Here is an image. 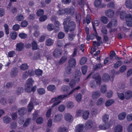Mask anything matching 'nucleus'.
Segmentation results:
<instances>
[{
  "instance_id": "obj_54",
  "label": "nucleus",
  "mask_w": 132,
  "mask_h": 132,
  "mask_svg": "<svg viewBox=\"0 0 132 132\" xmlns=\"http://www.w3.org/2000/svg\"><path fill=\"white\" fill-rule=\"evenodd\" d=\"M30 118L27 119L25 123L23 125V126L24 127H26L27 126L29 125V123L31 120Z\"/></svg>"
},
{
  "instance_id": "obj_3",
  "label": "nucleus",
  "mask_w": 132,
  "mask_h": 132,
  "mask_svg": "<svg viewBox=\"0 0 132 132\" xmlns=\"http://www.w3.org/2000/svg\"><path fill=\"white\" fill-rule=\"evenodd\" d=\"M76 65V61L74 58H71L69 60L67 65L72 68H74Z\"/></svg>"
},
{
  "instance_id": "obj_4",
  "label": "nucleus",
  "mask_w": 132,
  "mask_h": 132,
  "mask_svg": "<svg viewBox=\"0 0 132 132\" xmlns=\"http://www.w3.org/2000/svg\"><path fill=\"white\" fill-rule=\"evenodd\" d=\"M81 75V74L80 70L77 69L76 70L75 72V76L74 78L75 80L77 82H78L80 81V79Z\"/></svg>"
},
{
  "instance_id": "obj_41",
  "label": "nucleus",
  "mask_w": 132,
  "mask_h": 132,
  "mask_svg": "<svg viewBox=\"0 0 132 132\" xmlns=\"http://www.w3.org/2000/svg\"><path fill=\"white\" fill-rule=\"evenodd\" d=\"M101 91L102 93H105L106 92V86L105 85L101 86Z\"/></svg>"
},
{
  "instance_id": "obj_45",
  "label": "nucleus",
  "mask_w": 132,
  "mask_h": 132,
  "mask_svg": "<svg viewBox=\"0 0 132 132\" xmlns=\"http://www.w3.org/2000/svg\"><path fill=\"white\" fill-rule=\"evenodd\" d=\"M101 2V0H95L94 2V5L96 7L100 6Z\"/></svg>"
},
{
  "instance_id": "obj_59",
  "label": "nucleus",
  "mask_w": 132,
  "mask_h": 132,
  "mask_svg": "<svg viewBox=\"0 0 132 132\" xmlns=\"http://www.w3.org/2000/svg\"><path fill=\"white\" fill-rule=\"evenodd\" d=\"M65 13V9H60L57 12V14L59 15H63Z\"/></svg>"
},
{
  "instance_id": "obj_56",
  "label": "nucleus",
  "mask_w": 132,
  "mask_h": 132,
  "mask_svg": "<svg viewBox=\"0 0 132 132\" xmlns=\"http://www.w3.org/2000/svg\"><path fill=\"white\" fill-rule=\"evenodd\" d=\"M87 70V66L86 65H84L82 68V74L85 75L86 73Z\"/></svg>"
},
{
  "instance_id": "obj_39",
  "label": "nucleus",
  "mask_w": 132,
  "mask_h": 132,
  "mask_svg": "<svg viewBox=\"0 0 132 132\" xmlns=\"http://www.w3.org/2000/svg\"><path fill=\"white\" fill-rule=\"evenodd\" d=\"M33 104L32 102H31L28 105V111L30 112L33 108Z\"/></svg>"
},
{
  "instance_id": "obj_24",
  "label": "nucleus",
  "mask_w": 132,
  "mask_h": 132,
  "mask_svg": "<svg viewBox=\"0 0 132 132\" xmlns=\"http://www.w3.org/2000/svg\"><path fill=\"white\" fill-rule=\"evenodd\" d=\"M85 126L86 128H91L93 126V123L92 121L88 120L86 123Z\"/></svg>"
},
{
  "instance_id": "obj_1",
  "label": "nucleus",
  "mask_w": 132,
  "mask_h": 132,
  "mask_svg": "<svg viewBox=\"0 0 132 132\" xmlns=\"http://www.w3.org/2000/svg\"><path fill=\"white\" fill-rule=\"evenodd\" d=\"M76 27V24L73 21H71L68 22L67 27H64V30L66 33L69 31L74 32Z\"/></svg>"
},
{
  "instance_id": "obj_10",
  "label": "nucleus",
  "mask_w": 132,
  "mask_h": 132,
  "mask_svg": "<svg viewBox=\"0 0 132 132\" xmlns=\"http://www.w3.org/2000/svg\"><path fill=\"white\" fill-rule=\"evenodd\" d=\"M101 95L100 92L98 91L93 92L92 93V97L95 99L99 97Z\"/></svg>"
},
{
  "instance_id": "obj_12",
  "label": "nucleus",
  "mask_w": 132,
  "mask_h": 132,
  "mask_svg": "<svg viewBox=\"0 0 132 132\" xmlns=\"http://www.w3.org/2000/svg\"><path fill=\"white\" fill-rule=\"evenodd\" d=\"M26 112V108H22L19 109L18 113L19 115L22 116L24 115L25 113Z\"/></svg>"
},
{
  "instance_id": "obj_30",
  "label": "nucleus",
  "mask_w": 132,
  "mask_h": 132,
  "mask_svg": "<svg viewBox=\"0 0 132 132\" xmlns=\"http://www.w3.org/2000/svg\"><path fill=\"white\" fill-rule=\"evenodd\" d=\"M11 119L9 117L6 116L3 119V121L5 123H9L11 121Z\"/></svg>"
},
{
  "instance_id": "obj_17",
  "label": "nucleus",
  "mask_w": 132,
  "mask_h": 132,
  "mask_svg": "<svg viewBox=\"0 0 132 132\" xmlns=\"http://www.w3.org/2000/svg\"><path fill=\"white\" fill-rule=\"evenodd\" d=\"M71 33L68 34V39L70 41H72L74 39L76 34L74 32H70Z\"/></svg>"
},
{
  "instance_id": "obj_37",
  "label": "nucleus",
  "mask_w": 132,
  "mask_h": 132,
  "mask_svg": "<svg viewBox=\"0 0 132 132\" xmlns=\"http://www.w3.org/2000/svg\"><path fill=\"white\" fill-rule=\"evenodd\" d=\"M48 30L50 31H51L54 28V26L53 24H48L47 27Z\"/></svg>"
},
{
  "instance_id": "obj_2",
  "label": "nucleus",
  "mask_w": 132,
  "mask_h": 132,
  "mask_svg": "<svg viewBox=\"0 0 132 132\" xmlns=\"http://www.w3.org/2000/svg\"><path fill=\"white\" fill-rule=\"evenodd\" d=\"M18 72V70L17 68L16 67L13 68L10 72L11 77L12 78L15 77L17 75Z\"/></svg>"
},
{
  "instance_id": "obj_40",
  "label": "nucleus",
  "mask_w": 132,
  "mask_h": 132,
  "mask_svg": "<svg viewBox=\"0 0 132 132\" xmlns=\"http://www.w3.org/2000/svg\"><path fill=\"white\" fill-rule=\"evenodd\" d=\"M122 64V62L120 61H117L114 65V67L115 69H117Z\"/></svg>"
},
{
  "instance_id": "obj_48",
  "label": "nucleus",
  "mask_w": 132,
  "mask_h": 132,
  "mask_svg": "<svg viewBox=\"0 0 132 132\" xmlns=\"http://www.w3.org/2000/svg\"><path fill=\"white\" fill-rule=\"evenodd\" d=\"M76 82L73 79L71 80L69 83V86L72 88H73L75 86Z\"/></svg>"
},
{
  "instance_id": "obj_13",
  "label": "nucleus",
  "mask_w": 132,
  "mask_h": 132,
  "mask_svg": "<svg viewBox=\"0 0 132 132\" xmlns=\"http://www.w3.org/2000/svg\"><path fill=\"white\" fill-rule=\"evenodd\" d=\"M132 97V93L130 91H127L125 93L124 95V98L125 99L128 100L130 98Z\"/></svg>"
},
{
  "instance_id": "obj_46",
  "label": "nucleus",
  "mask_w": 132,
  "mask_h": 132,
  "mask_svg": "<svg viewBox=\"0 0 132 132\" xmlns=\"http://www.w3.org/2000/svg\"><path fill=\"white\" fill-rule=\"evenodd\" d=\"M44 14V11L43 10L40 9L38 10L36 12L37 15L38 16H42Z\"/></svg>"
},
{
  "instance_id": "obj_23",
  "label": "nucleus",
  "mask_w": 132,
  "mask_h": 132,
  "mask_svg": "<svg viewBox=\"0 0 132 132\" xmlns=\"http://www.w3.org/2000/svg\"><path fill=\"white\" fill-rule=\"evenodd\" d=\"M67 56L64 55L62 57L59 61V63L62 64L64 63L66 61L67 59Z\"/></svg>"
},
{
  "instance_id": "obj_36",
  "label": "nucleus",
  "mask_w": 132,
  "mask_h": 132,
  "mask_svg": "<svg viewBox=\"0 0 132 132\" xmlns=\"http://www.w3.org/2000/svg\"><path fill=\"white\" fill-rule=\"evenodd\" d=\"M114 102V101L113 100H110L107 101L105 103V105L106 106H109L111 105Z\"/></svg>"
},
{
  "instance_id": "obj_16",
  "label": "nucleus",
  "mask_w": 132,
  "mask_h": 132,
  "mask_svg": "<svg viewBox=\"0 0 132 132\" xmlns=\"http://www.w3.org/2000/svg\"><path fill=\"white\" fill-rule=\"evenodd\" d=\"M65 13L67 14H71V15H72L74 14L75 11L73 8H67L65 9Z\"/></svg>"
},
{
  "instance_id": "obj_32",
  "label": "nucleus",
  "mask_w": 132,
  "mask_h": 132,
  "mask_svg": "<svg viewBox=\"0 0 132 132\" xmlns=\"http://www.w3.org/2000/svg\"><path fill=\"white\" fill-rule=\"evenodd\" d=\"M101 20L102 22L104 24H106L108 22V18L104 16L101 17Z\"/></svg>"
},
{
  "instance_id": "obj_47",
  "label": "nucleus",
  "mask_w": 132,
  "mask_h": 132,
  "mask_svg": "<svg viewBox=\"0 0 132 132\" xmlns=\"http://www.w3.org/2000/svg\"><path fill=\"white\" fill-rule=\"evenodd\" d=\"M52 81L57 85H58L60 82V80L56 77H54L52 79Z\"/></svg>"
},
{
  "instance_id": "obj_27",
  "label": "nucleus",
  "mask_w": 132,
  "mask_h": 132,
  "mask_svg": "<svg viewBox=\"0 0 132 132\" xmlns=\"http://www.w3.org/2000/svg\"><path fill=\"white\" fill-rule=\"evenodd\" d=\"M127 14L125 11H122L120 13V18L123 20L125 18Z\"/></svg>"
},
{
  "instance_id": "obj_28",
  "label": "nucleus",
  "mask_w": 132,
  "mask_h": 132,
  "mask_svg": "<svg viewBox=\"0 0 132 132\" xmlns=\"http://www.w3.org/2000/svg\"><path fill=\"white\" fill-rule=\"evenodd\" d=\"M114 23V25L116 26L117 25V21L116 20H113L112 21L110 22L109 23L107 24V27L108 28H111L112 26V24Z\"/></svg>"
},
{
  "instance_id": "obj_35",
  "label": "nucleus",
  "mask_w": 132,
  "mask_h": 132,
  "mask_svg": "<svg viewBox=\"0 0 132 132\" xmlns=\"http://www.w3.org/2000/svg\"><path fill=\"white\" fill-rule=\"evenodd\" d=\"M34 81L31 78H29L27 81V86L28 87H31Z\"/></svg>"
},
{
  "instance_id": "obj_18",
  "label": "nucleus",
  "mask_w": 132,
  "mask_h": 132,
  "mask_svg": "<svg viewBox=\"0 0 132 132\" xmlns=\"http://www.w3.org/2000/svg\"><path fill=\"white\" fill-rule=\"evenodd\" d=\"M56 88L55 85H50L47 87L48 90L52 92H54L55 91Z\"/></svg>"
},
{
  "instance_id": "obj_20",
  "label": "nucleus",
  "mask_w": 132,
  "mask_h": 132,
  "mask_svg": "<svg viewBox=\"0 0 132 132\" xmlns=\"http://www.w3.org/2000/svg\"><path fill=\"white\" fill-rule=\"evenodd\" d=\"M125 5L127 8L130 9H132V2L130 0H126Z\"/></svg>"
},
{
  "instance_id": "obj_61",
  "label": "nucleus",
  "mask_w": 132,
  "mask_h": 132,
  "mask_svg": "<svg viewBox=\"0 0 132 132\" xmlns=\"http://www.w3.org/2000/svg\"><path fill=\"white\" fill-rule=\"evenodd\" d=\"M126 23L127 25L129 27L132 26V18L129 20H127L126 21Z\"/></svg>"
},
{
  "instance_id": "obj_33",
  "label": "nucleus",
  "mask_w": 132,
  "mask_h": 132,
  "mask_svg": "<svg viewBox=\"0 0 132 132\" xmlns=\"http://www.w3.org/2000/svg\"><path fill=\"white\" fill-rule=\"evenodd\" d=\"M126 116V114L125 112L121 113L118 115V119L120 120H123L125 118Z\"/></svg>"
},
{
  "instance_id": "obj_60",
  "label": "nucleus",
  "mask_w": 132,
  "mask_h": 132,
  "mask_svg": "<svg viewBox=\"0 0 132 132\" xmlns=\"http://www.w3.org/2000/svg\"><path fill=\"white\" fill-rule=\"evenodd\" d=\"M67 106L69 108H72L74 106L73 103L71 102H68L67 103Z\"/></svg>"
},
{
  "instance_id": "obj_55",
  "label": "nucleus",
  "mask_w": 132,
  "mask_h": 132,
  "mask_svg": "<svg viewBox=\"0 0 132 132\" xmlns=\"http://www.w3.org/2000/svg\"><path fill=\"white\" fill-rule=\"evenodd\" d=\"M19 36L21 38L24 39L27 38V35L25 33H22L19 34Z\"/></svg>"
},
{
  "instance_id": "obj_43",
  "label": "nucleus",
  "mask_w": 132,
  "mask_h": 132,
  "mask_svg": "<svg viewBox=\"0 0 132 132\" xmlns=\"http://www.w3.org/2000/svg\"><path fill=\"white\" fill-rule=\"evenodd\" d=\"M64 33L62 32H59L57 35V37L59 39H62L64 37Z\"/></svg>"
},
{
  "instance_id": "obj_7",
  "label": "nucleus",
  "mask_w": 132,
  "mask_h": 132,
  "mask_svg": "<svg viewBox=\"0 0 132 132\" xmlns=\"http://www.w3.org/2000/svg\"><path fill=\"white\" fill-rule=\"evenodd\" d=\"M63 116L61 114H58L55 115L54 118V122H58L60 121L62 119Z\"/></svg>"
},
{
  "instance_id": "obj_50",
  "label": "nucleus",
  "mask_w": 132,
  "mask_h": 132,
  "mask_svg": "<svg viewBox=\"0 0 132 132\" xmlns=\"http://www.w3.org/2000/svg\"><path fill=\"white\" fill-rule=\"evenodd\" d=\"M104 103V99L102 98H100L99 99L97 102V104L98 105H102Z\"/></svg>"
},
{
  "instance_id": "obj_25",
  "label": "nucleus",
  "mask_w": 132,
  "mask_h": 132,
  "mask_svg": "<svg viewBox=\"0 0 132 132\" xmlns=\"http://www.w3.org/2000/svg\"><path fill=\"white\" fill-rule=\"evenodd\" d=\"M102 119L104 122H108L109 119V115L107 114H105L103 116Z\"/></svg>"
},
{
  "instance_id": "obj_9",
  "label": "nucleus",
  "mask_w": 132,
  "mask_h": 132,
  "mask_svg": "<svg viewBox=\"0 0 132 132\" xmlns=\"http://www.w3.org/2000/svg\"><path fill=\"white\" fill-rule=\"evenodd\" d=\"M64 118L65 120L69 122H71L73 119V117L72 116L68 113L65 114Z\"/></svg>"
},
{
  "instance_id": "obj_19",
  "label": "nucleus",
  "mask_w": 132,
  "mask_h": 132,
  "mask_svg": "<svg viewBox=\"0 0 132 132\" xmlns=\"http://www.w3.org/2000/svg\"><path fill=\"white\" fill-rule=\"evenodd\" d=\"M122 127L120 125L116 126L114 129V132H122Z\"/></svg>"
},
{
  "instance_id": "obj_44",
  "label": "nucleus",
  "mask_w": 132,
  "mask_h": 132,
  "mask_svg": "<svg viewBox=\"0 0 132 132\" xmlns=\"http://www.w3.org/2000/svg\"><path fill=\"white\" fill-rule=\"evenodd\" d=\"M101 43L102 44V42H101L100 41H97V42L95 41L93 42V45L94 47H95L96 46H100Z\"/></svg>"
},
{
  "instance_id": "obj_57",
  "label": "nucleus",
  "mask_w": 132,
  "mask_h": 132,
  "mask_svg": "<svg viewBox=\"0 0 132 132\" xmlns=\"http://www.w3.org/2000/svg\"><path fill=\"white\" fill-rule=\"evenodd\" d=\"M107 7L108 8H114V4L113 2H109L107 5Z\"/></svg>"
},
{
  "instance_id": "obj_34",
  "label": "nucleus",
  "mask_w": 132,
  "mask_h": 132,
  "mask_svg": "<svg viewBox=\"0 0 132 132\" xmlns=\"http://www.w3.org/2000/svg\"><path fill=\"white\" fill-rule=\"evenodd\" d=\"M35 72V74L38 77L42 76L43 73V71L39 69H36Z\"/></svg>"
},
{
  "instance_id": "obj_53",
  "label": "nucleus",
  "mask_w": 132,
  "mask_h": 132,
  "mask_svg": "<svg viewBox=\"0 0 132 132\" xmlns=\"http://www.w3.org/2000/svg\"><path fill=\"white\" fill-rule=\"evenodd\" d=\"M16 20L18 21H21L24 19V16L23 15L20 14L16 17Z\"/></svg>"
},
{
  "instance_id": "obj_15",
  "label": "nucleus",
  "mask_w": 132,
  "mask_h": 132,
  "mask_svg": "<svg viewBox=\"0 0 132 132\" xmlns=\"http://www.w3.org/2000/svg\"><path fill=\"white\" fill-rule=\"evenodd\" d=\"M110 78L109 75L107 73H104L102 76V80L105 82H107L110 80Z\"/></svg>"
},
{
  "instance_id": "obj_29",
  "label": "nucleus",
  "mask_w": 132,
  "mask_h": 132,
  "mask_svg": "<svg viewBox=\"0 0 132 132\" xmlns=\"http://www.w3.org/2000/svg\"><path fill=\"white\" fill-rule=\"evenodd\" d=\"M32 49L33 50H36L38 49V45L36 42L34 41L31 43Z\"/></svg>"
},
{
  "instance_id": "obj_63",
  "label": "nucleus",
  "mask_w": 132,
  "mask_h": 132,
  "mask_svg": "<svg viewBox=\"0 0 132 132\" xmlns=\"http://www.w3.org/2000/svg\"><path fill=\"white\" fill-rule=\"evenodd\" d=\"M65 107L62 105H60L58 107L59 110L61 112H63L65 110Z\"/></svg>"
},
{
  "instance_id": "obj_64",
  "label": "nucleus",
  "mask_w": 132,
  "mask_h": 132,
  "mask_svg": "<svg viewBox=\"0 0 132 132\" xmlns=\"http://www.w3.org/2000/svg\"><path fill=\"white\" fill-rule=\"evenodd\" d=\"M59 132H67V129L65 127H61L59 130Z\"/></svg>"
},
{
  "instance_id": "obj_38",
  "label": "nucleus",
  "mask_w": 132,
  "mask_h": 132,
  "mask_svg": "<svg viewBox=\"0 0 132 132\" xmlns=\"http://www.w3.org/2000/svg\"><path fill=\"white\" fill-rule=\"evenodd\" d=\"M87 59L85 57H82L80 61V64L81 65H83L86 62Z\"/></svg>"
},
{
  "instance_id": "obj_26",
  "label": "nucleus",
  "mask_w": 132,
  "mask_h": 132,
  "mask_svg": "<svg viewBox=\"0 0 132 132\" xmlns=\"http://www.w3.org/2000/svg\"><path fill=\"white\" fill-rule=\"evenodd\" d=\"M92 23L93 29L95 32H96V30L95 28V26H98L99 23V21L96 20L94 21V23L92 22Z\"/></svg>"
},
{
  "instance_id": "obj_14",
  "label": "nucleus",
  "mask_w": 132,
  "mask_h": 132,
  "mask_svg": "<svg viewBox=\"0 0 132 132\" xmlns=\"http://www.w3.org/2000/svg\"><path fill=\"white\" fill-rule=\"evenodd\" d=\"M72 68L67 65L65 69V72L68 75H70L72 73Z\"/></svg>"
},
{
  "instance_id": "obj_42",
  "label": "nucleus",
  "mask_w": 132,
  "mask_h": 132,
  "mask_svg": "<svg viewBox=\"0 0 132 132\" xmlns=\"http://www.w3.org/2000/svg\"><path fill=\"white\" fill-rule=\"evenodd\" d=\"M28 68V66L26 63L22 64L20 66L21 69L23 70H25L27 69Z\"/></svg>"
},
{
  "instance_id": "obj_8",
  "label": "nucleus",
  "mask_w": 132,
  "mask_h": 132,
  "mask_svg": "<svg viewBox=\"0 0 132 132\" xmlns=\"http://www.w3.org/2000/svg\"><path fill=\"white\" fill-rule=\"evenodd\" d=\"M24 44L22 43H18L16 45V50L18 51H22L23 48Z\"/></svg>"
},
{
  "instance_id": "obj_22",
  "label": "nucleus",
  "mask_w": 132,
  "mask_h": 132,
  "mask_svg": "<svg viewBox=\"0 0 132 132\" xmlns=\"http://www.w3.org/2000/svg\"><path fill=\"white\" fill-rule=\"evenodd\" d=\"M70 95V94H69V93L68 94L61 95L58 96L56 97L57 100V101L61 100L65 98L68 97L69 95Z\"/></svg>"
},
{
  "instance_id": "obj_62",
  "label": "nucleus",
  "mask_w": 132,
  "mask_h": 132,
  "mask_svg": "<svg viewBox=\"0 0 132 132\" xmlns=\"http://www.w3.org/2000/svg\"><path fill=\"white\" fill-rule=\"evenodd\" d=\"M11 116L12 119L13 120H15L17 118V113H12L11 114Z\"/></svg>"
},
{
  "instance_id": "obj_6",
  "label": "nucleus",
  "mask_w": 132,
  "mask_h": 132,
  "mask_svg": "<svg viewBox=\"0 0 132 132\" xmlns=\"http://www.w3.org/2000/svg\"><path fill=\"white\" fill-rule=\"evenodd\" d=\"M84 125L79 124L75 128V132H84Z\"/></svg>"
},
{
  "instance_id": "obj_52",
  "label": "nucleus",
  "mask_w": 132,
  "mask_h": 132,
  "mask_svg": "<svg viewBox=\"0 0 132 132\" xmlns=\"http://www.w3.org/2000/svg\"><path fill=\"white\" fill-rule=\"evenodd\" d=\"M37 92L38 94L40 95H42L44 94L45 93L44 89L43 88H40L38 89Z\"/></svg>"
},
{
  "instance_id": "obj_31",
  "label": "nucleus",
  "mask_w": 132,
  "mask_h": 132,
  "mask_svg": "<svg viewBox=\"0 0 132 132\" xmlns=\"http://www.w3.org/2000/svg\"><path fill=\"white\" fill-rule=\"evenodd\" d=\"M53 40L50 38L47 39L46 41V45L48 46H50L53 44Z\"/></svg>"
},
{
  "instance_id": "obj_11",
  "label": "nucleus",
  "mask_w": 132,
  "mask_h": 132,
  "mask_svg": "<svg viewBox=\"0 0 132 132\" xmlns=\"http://www.w3.org/2000/svg\"><path fill=\"white\" fill-rule=\"evenodd\" d=\"M114 14V12L111 9H108L105 12L106 15L110 18L112 17Z\"/></svg>"
},
{
  "instance_id": "obj_49",
  "label": "nucleus",
  "mask_w": 132,
  "mask_h": 132,
  "mask_svg": "<svg viewBox=\"0 0 132 132\" xmlns=\"http://www.w3.org/2000/svg\"><path fill=\"white\" fill-rule=\"evenodd\" d=\"M10 37L13 39H15L17 36V34L16 32L11 33L10 34Z\"/></svg>"
},
{
  "instance_id": "obj_58",
  "label": "nucleus",
  "mask_w": 132,
  "mask_h": 132,
  "mask_svg": "<svg viewBox=\"0 0 132 132\" xmlns=\"http://www.w3.org/2000/svg\"><path fill=\"white\" fill-rule=\"evenodd\" d=\"M110 55L109 56V57L110 59L112 60L113 58V57L114 56L115 57L116 55V54L114 51H111L110 52Z\"/></svg>"
},
{
  "instance_id": "obj_21",
  "label": "nucleus",
  "mask_w": 132,
  "mask_h": 132,
  "mask_svg": "<svg viewBox=\"0 0 132 132\" xmlns=\"http://www.w3.org/2000/svg\"><path fill=\"white\" fill-rule=\"evenodd\" d=\"M89 113L88 111H85L83 113L82 117L85 120H87L89 117Z\"/></svg>"
},
{
  "instance_id": "obj_5",
  "label": "nucleus",
  "mask_w": 132,
  "mask_h": 132,
  "mask_svg": "<svg viewBox=\"0 0 132 132\" xmlns=\"http://www.w3.org/2000/svg\"><path fill=\"white\" fill-rule=\"evenodd\" d=\"M62 54V52L61 50L56 49L53 52V55L56 57H58L60 56Z\"/></svg>"
},
{
  "instance_id": "obj_51",
  "label": "nucleus",
  "mask_w": 132,
  "mask_h": 132,
  "mask_svg": "<svg viewBox=\"0 0 132 132\" xmlns=\"http://www.w3.org/2000/svg\"><path fill=\"white\" fill-rule=\"evenodd\" d=\"M43 118L41 117H38L36 120V123L39 124H40L43 123Z\"/></svg>"
}]
</instances>
